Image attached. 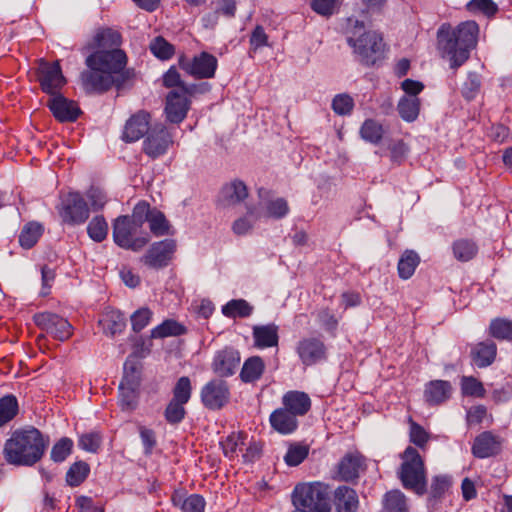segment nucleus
<instances>
[{"instance_id":"864d4df0","label":"nucleus","mask_w":512,"mask_h":512,"mask_svg":"<svg viewBox=\"0 0 512 512\" xmlns=\"http://www.w3.org/2000/svg\"><path fill=\"white\" fill-rule=\"evenodd\" d=\"M89 237L95 242H102L108 234V224L103 216H95L87 226Z\"/></svg>"},{"instance_id":"c756f323","label":"nucleus","mask_w":512,"mask_h":512,"mask_svg":"<svg viewBox=\"0 0 512 512\" xmlns=\"http://www.w3.org/2000/svg\"><path fill=\"white\" fill-rule=\"evenodd\" d=\"M172 502L182 512H204L205 499L199 494L186 495L182 492H175L172 495Z\"/></svg>"},{"instance_id":"5701e85b","label":"nucleus","mask_w":512,"mask_h":512,"mask_svg":"<svg viewBox=\"0 0 512 512\" xmlns=\"http://www.w3.org/2000/svg\"><path fill=\"white\" fill-rule=\"evenodd\" d=\"M452 394V385L445 380H432L425 385L424 399L429 405H439Z\"/></svg>"},{"instance_id":"052dcab7","label":"nucleus","mask_w":512,"mask_h":512,"mask_svg":"<svg viewBox=\"0 0 512 512\" xmlns=\"http://www.w3.org/2000/svg\"><path fill=\"white\" fill-rule=\"evenodd\" d=\"M153 312L148 307H142L136 310L130 317L132 329L134 332H140L151 321Z\"/></svg>"},{"instance_id":"ddd939ff","label":"nucleus","mask_w":512,"mask_h":512,"mask_svg":"<svg viewBox=\"0 0 512 512\" xmlns=\"http://www.w3.org/2000/svg\"><path fill=\"white\" fill-rule=\"evenodd\" d=\"M172 143V134L167 127L163 123H157L151 127L144 141L143 149L148 156L157 158L166 153Z\"/></svg>"},{"instance_id":"cd10ccee","label":"nucleus","mask_w":512,"mask_h":512,"mask_svg":"<svg viewBox=\"0 0 512 512\" xmlns=\"http://www.w3.org/2000/svg\"><path fill=\"white\" fill-rule=\"evenodd\" d=\"M254 345L264 349L278 345V326L274 323L267 325H256L253 327Z\"/></svg>"},{"instance_id":"e433bc0d","label":"nucleus","mask_w":512,"mask_h":512,"mask_svg":"<svg viewBox=\"0 0 512 512\" xmlns=\"http://www.w3.org/2000/svg\"><path fill=\"white\" fill-rule=\"evenodd\" d=\"M120 44V33L111 28L101 29L94 36V46L98 50L118 49Z\"/></svg>"},{"instance_id":"f3484780","label":"nucleus","mask_w":512,"mask_h":512,"mask_svg":"<svg viewBox=\"0 0 512 512\" xmlns=\"http://www.w3.org/2000/svg\"><path fill=\"white\" fill-rule=\"evenodd\" d=\"M326 346L318 338H303L297 344V354L305 366H311L327 358Z\"/></svg>"},{"instance_id":"e2e57ef3","label":"nucleus","mask_w":512,"mask_h":512,"mask_svg":"<svg viewBox=\"0 0 512 512\" xmlns=\"http://www.w3.org/2000/svg\"><path fill=\"white\" fill-rule=\"evenodd\" d=\"M481 87V80L477 73L471 72L468 74L466 81L462 87V95L467 100H472L476 97Z\"/></svg>"},{"instance_id":"473e14b6","label":"nucleus","mask_w":512,"mask_h":512,"mask_svg":"<svg viewBox=\"0 0 512 512\" xmlns=\"http://www.w3.org/2000/svg\"><path fill=\"white\" fill-rule=\"evenodd\" d=\"M105 334L114 336L121 333L126 326V319L119 310H107L99 321Z\"/></svg>"},{"instance_id":"4be33fe9","label":"nucleus","mask_w":512,"mask_h":512,"mask_svg":"<svg viewBox=\"0 0 512 512\" xmlns=\"http://www.w3.org/2000/svg\"><path fill=\"white\" fill-rule=\"evenodd\" d=\"M150 115L145 111H140L133 115L126 123L123 138L127 142H135L143 137L145 134L148 135L151 127Z\"/></svg>"},{"instance_id":"3c124183","label":"nucleus","mask_w":512,"mask_h":512,"mask_svg":"<svg viewBox=\"0 0 512 512\" xmlns=\"http://www.w3.org/2000/svg\"><path fill=\"white\" fill-rule=\"evenodd\" d=\"M172 394L173 397L171 400L187 404L192 395V385L189 377H180L173 387Z\"/></svg>"},{"instance_id":"dca6fc26","label":"nucleus","mask_w":512,"mask_h":512,"mask_svg":"<svg viewBox=\"0 0 512 512\" xmlns=\"http://www.w3.org/2000/svg\"><path fill=\"white\" fill-rule=\"evenodd\" d=\"M127 369L128 365L125 363V373L119 385V405L123 411H132L137 406L139 381L135 369L132 367L131 373H128Z\"/></svg>"},{"instance_id":"20e7f679","label":"nucleus","mask_w":512,"mask_h":512,"mask_svg":"<svg viewBox=\"0 0 512 512\" xmlns=\"http://www.w3.org/2000/svg\"><path fill=\"white\" fill-rule=\"evenodd\" d=\"M293 512H330L327 487L320 483L298 484L293 491Z\"/></svg>"},{"instance_id":"680f3d73","label":"nucleus","mask_w":512,"mask_h":512,"mask_svg":"<svg viewBox=\"0 0 512 512\" xmlns=\"http://www.w3.org/2000/svg\"><path fill=\"white\" fill-rule=\"evenodd\" d=\"M354 100L348 94H338L332 100V109L337 115H348L352 112Z\"/></svg>"},{"instance_id":"0eeeda50","label":"nucleus","mask_w":512,"mask_h":512,"mask_svg":"<svg viewBox=\"0 0 512 512\" xmlns=\"http://www.w3.org/2000/svg\"><path fill=\"white\" fill-rule=\"evenodd\" d=\"M127 56L121 49L97 50L86 58L87 67H99L103 71L122 79L126 77Z\"/></svg>"},{"instance_id":"338daca9","label":"nucleus","mask_w":512,"mask_h":512,"mask_svg":"<svg viewBox=\"0 0 512 512\" xmlns=\"http://www.w3.org/2000/svg\"><path fill=\"white\" fill-rule=\"evenodd\" d=\"M101 444V436L98 433L91 432L80 436L78 446L87 451L95 453Z\"/></svg>"},{"instance_id":"412c9836","label":"nucleus","mask_w":512,"mask_h":512,"mask_svg":"<svg viewBox=\"0 0 512 512\" xmlns=\"http://www.w3.org/2000/svg\"><path fill=\"white\" fill-rule=\"evenodd\" d=\"M248 197L246 185L238 179L225 184L218 195V205L222 208L235 207Z\"/></svg>"},{"instance_id":"58836bf2","label":"nucleus","mask_w":512,"mask_h":512,"mask_svg":"<svg viewBox=\"0 0 512 512\" xmlns=\"http://www.w3.org/2000/svg\"><path fill=\"white\" fill-rule=\"evenodd\" d=\"M19 412L17 398L12 394L0 398V428L11 422Z\"/></svg>"},{"instance_id":"2f4dec72","label":"nucleus","mask_w":512,"mask_h":512,"mask_svg":"<svg viewBox=\"0 0 512 512\" xmlns=\"http://www.w3.org/2000/svg\"><path fill=\"white\" fill-rule=\"evenodd\" d=\"M496 351V345L492 341L481 342L472 349V360L479 368L488 367L494 362Z\"/></svg>"},{"instance_id":"a211bd4d","label":"nucleus","mask_w":512,"mask_h":512,"mask_svg":"<svg viewBox=\"0 0 512 512\" xmlns=\"http://www.w3.org/2000/svg\"><path fill=\"white\" fill-rule=\"evenodd\" d=\"M240 360V353L236 349L225 347L216 352L211 367L218 376L229 377L239 368Z\"/></svg>"},{"instance_id":"f8f14e48","label":"nucleus","mask_w":512,"mask_h":512,"mask_svg":"<svg viewBox=\"0 0 512 512\" xmlns=\"http://www.w3.org/2000/svg\"><path fill=\"white\" fill-rule=\"evenodd\" d=\"M176 247V241L173 239L155 242L142 256L141 261L153 269L164 268L172 260Z\"/></svg>"},{"instance_id":"4468645a","label":"nucleus","mask_w":512,"mask_h":512,"mask_svg":"<svg viewBox=\"0 0 512 512\" xmlns=\"http://www.w3.org/2000/svg\"><path fill=\"white\" fill-rule=\"evenodd\" d=\"M230 398V391L225 381L214 379L205 384L201 390L203 405L210 410H219L226 405Z\"/></svg>"},{"instance_id":"49530a36","label":"nucleus","mask_w":512,"mask_h":512,"mask_svg":"<svg viewBox=\"0 0 512 512\" xmlns=\"http://www.w3.org/2000/svg\"><path fill=\"white\" fill-rule=\"evenodd\" d=\"M383 134L384 130L382 125L373 119L365 120L360 128L361 137L372 144H378Z\"/></svg>"},{"instance_id":"7c9ffc66","label":"nucleus","mask_w":512,"mask_h":512,"mask_svg":"<svg viewBox=\"0 0 512 512\" xmlns=\"http://www.w3.org/2000/svg\"><path fill=\"white\" fill-rule=\"evenodd\" d=\"M451 487V477L447 475H437L431 480L429 497L427 499L428 507L435 509L444 495Z\"/></svg>"},{"instance_id":"a18cd8bd","label":"nucleus","mask_w":512,"mask_h":512,"mask_svg":"<svg viewBox=\"0 0 512 512\" xmlns=\"http://www.w3.org/2000/svg\"><path fill=\"white\" fill-rule=\"evenodd\" d=\"M259 218H261V212L256 208L249 207L246 216L234 221L232 230L237 235H245L252 229L254 222Z\"/></svg>"},{"instance_id":"c85d7f7f","label":"nucleus","mask_w":512,"mask_h":512,"mask_svg":"<svg viewBox=\"0 0 512 512\" xmlns=\"http://www.w3.org/2000/svg\"><path fill=\"white\" fill-rule=\"evenodd\" d=\"M362 469V458L358 455L347 454L339 462L337 473L340 480L348 482L357 479Z\"/></svg>"},{"instance_id":"9b49d317","label":"nucleus","mask_w":512,"mask_h":512,"mask_svg":"<svg viewBox=\"0 0 512 512\" xmlns=\"http://www.w3.org/2000/svg\"><path fill=\"white\" fill-rule=\"evenodd\" d=\"M37 70L38 81L42 91L48 97L60 94L61 89L66 84L60 65L57 62L49 64L44 59H40Z\"/></svg>"},{"instance_id":"09e8293b","label":"nucleus","mask_w":512,"mask_h":512,"mask_svg":"<svg viewBox=\"0 0 512 512\" xmlns=\"http://www.w3.org/2000/svg\"><path fill=\"white\" fill-rule=\"evenodd\" d=\"M490 334L499 340L512 341V320L497 318L490 323Z\"/></svg>"},{"instance_id":"ea45409f","label":"nucleus","mask_w":512,"mask_h":512,"mask_svg":"<svg viewBox=\"0 0 512 512\" xmlns=\"http://www.w3.org/2000/svg\"><path fill=\"white\" fill-rule=\"evenodd\" d=\"M253 312V306H251L244 299H233L227 302L222 307V313L228 318H246L249 317Z\"/></svg>"},{"instance_id":"bb28decb","label":"nucleus","mask_w":512,"mask_h":512,"mask_svg":"<svg viewBox=\"0 0 512 512\" xmlns=\"http://www.w3.org/2000/svg\"><path fill=\"white\" fill-rule=\"evenodd\" d=\"M261 201L259 203L260 208L263 210L261 217L265 216L268 218L281 219L289 213V206L284 198H264L263 193L268 194L267 191L260 190Z\"/></svg>"},{"instance_id":"423d86ee","label":"nucleus","mask_w":512,"mask_h":512,"mask_svg":"<svg viewBox=\"0 0 512 512\" xmlns=\"http://www.w3.org/2000/svg\"><path fill=\"white\" fill-rule=\"evenodd\" d=\"M58 214L62 221L68 225H80L85 223L90 215L87 202L79 192H68L60 196L57 206Z\"/></svg>"},{"instance_id":"13d9d810","label":"nucleus","mask_w":512,"mask_h":512,"mask_svg":"<svg viewBox=\"0 0 512 512\" xmlns=\"http://www.w3.org/2000/svg\"><path fill=\"white\" fill-rule=\"evenodd\" d=\"M152 211L153 208L148 202L140 201L134 206L132 215L129 216L130 221L140 229L145 222L149 221Z\"/></svg>"},{"instance_id":"774afa93","label":"nucleus","mask_w":512,"mask_h":512,"mask_svg":"<svg viewBox=\"0 0 512 512\" xmlns=\"http://www.w3.org/2000/svg\"><path fill=\"white\" fill-rule=\"evenodd\" d=\"M185 82L181 79V75L175 66L170 67L163 75V85L172 90L182 91Z\"/></svg>"},{"instance_id":"c03bdc74","label":"nucleus","mask_w":512,"mask_h":512,"mask_svg":"<svg viewBox=\"0 0 512 512\" xmlns=\"http://www.w3.org/2000/svg\"><path fill=\"white\" fill-rule=\"evenodd\" d=\"M90 467L84 461L73 463L66 473V482L69 486H79L89 475Z\"/></svg>"},{"instance_id":"69168bd1","label":"nucleus","mask_w":512,"mask_h":512,"mask_svg":"<svg viewBox=\"0 0 512 512\" xmlns=\"http://www.w3.org/2000/svg\"><path fill=\"white\" fill-rule=\"evenodd\" d=\"M86 197L89 200L90 207L93 211L101 210L107 202L105 192L98 187H91L86 192Z\"/></svg>"},{"instance_id":"0e129e2a","label":"nucleus","mask_w":512,"mask_h":512,"mask_svg":"<svg viewBox=\"0 0 512 512\" xmlns=\"http://www.w3.org/2000/svg\"><path fill=\"white\" fill-rule=\"evenodd\" d=\"M467 9L470 12H481L486 16L494 15L498 7L492 0H471L467 4Z\"/></svg>"},{"instance_id":"c9c22d12","label":"nucleus","mask_w":512,"mask_h":512,"mask_svg":"<svg viewBox=\"0 0 512 512\" xmlns=\"http://www.w3.org/2000/svg\"><path fill=\"white\" fill-rule=\"evenodd\" d=\"M381 512H409L406 496L400 490H391L384 494Z\"/></svg>"},{"instance_id":"6e6552de","label":"nucleus","mask_w":512,"mask_h":512,"mask_svg":"<svg viewBox=\"0 0 512 512\" xmlns=\"http://www.w3.org/2000/svg\"><path fill=\"white\" fill-rule=\"evenodd\" d=\"M88 68L89 70L81 73V82L87 93H103L114 85L119 88L133 76V71H126V77L120 79L119 77L110 75L99 67ZM122 76H124V74Z\"/></svg>"},{"instance_id":"37998d69","label":"nucleus","mask_w":512,"mask_h":512,"mask_svg":"<svg viewBox=\"0 0 512 512\" xmlns=\"http://www.w3.org/2000/svg\"><path fill=\"white\" fill-rule=\"evenodd\" d=\"M148 223L151 233L156 237L172 234L170 224L164 213L156 208H153Z\"/></svg>"},{"instance_id":"a19ab883","label":"nucleus","mask_w":512,"mask_h":512,"mask_svg":"<svg viewBox=\"0 0 512 512\" xmlns=\"http://www.w3.org/2000/svg\"><path fill=\"white\" fill-rule=\"evenodd\" d=\"M452 251L454 257L461 262L472 260L478 253V246L469 239H459L453 242Z\"/></svg>"},{"instance_id":"4d7b16f0","label":"nucleus","mask_w":512,"mask_h":512,"mask_svg":"<svg viewBox=\"0 0 512 512\" xmlns=\"http://www.w3.org/2000/svg\"><path fill=\"white\" fill-rule=\"evenodd\" d=\"M185 404L170 400L164 411L165 420L171 425H177L185 418Z\"/></svg>"},{"instance_id":"4c0bfd02","label":"nucleus","mask_w":512,"mask_h":512,"mask_svg":"<svg viewBox=\"0 0 512 512\" xmlns=\"http://www.w3.org/2000/svg\"><path fill=\"white\" fill-rule=\"evenodd\" d=\"M420 105L418 97H401L397 104V111L404 121L413 122L419 115Z\"/></svg>"},{"instance_id":"393cba45","label":"nucleus","mask_w":512,"mask_h":512,"mask_svg":"<svg viewBox=\"0 0 512 512\" xmlns=\"http://www.w3.org/2000/svg\"><path fill=\"white\" fill-rule=\"evenodd\" d=\"M285 409L296 416L305 415L311 408V399L309 395L302 391H288L282 398Z\"/></svg>"},{"instance_id":"79ce46f5","label":"nucleus","mask_w":512,"mask_h":512,"mask_svg":"<svg viewBox=\"0 0 512 512\" xmlns=\"http://www.w3.org/2000/svg\"><path fill=\"white\" fill-rule=\"evenodd\" d=\"M420 262L418 254L413 250H406L398 262V274L402 279H409Z\"/></svg>"},{"instance_id":"7ed1b4c3","label":"nucleus","mask_w":512,"mask_h":512,"mask_svg":"<svg viewBox=\"0 0 512 512\" xmlns=\"http://www.w3.org/2000/svg\"><path fill=\"white\" fill-rule=\"evenodd\" d=\"M403 462L399 470V478L405 489L412 490L418 495L427 491L426 470L418 451L409 446L402 455Z\"/></svg>"},{"instance_id":"f257e3e1","label":"nucleus","mask_w":512,"mask_h":512,"mask_svg":"<svg viewBox=\"0 0 512 512\" xmlns=\"http://www.w3.org/2000/svg\"><path fill=\"white\" fill-rule=\"evenodd\" d=\"M479 26L475 21H465L452 27L442 24L437 31V46L443 58H447L451 69H458L470 57L477 45Z\"/></svg>"},{"instance_id":"bf43d9fd","label":"nucleus","mask_w":512,"mask_h":512,"mask_svg":"<svg viewBox=\"0 0 512 512\" xmlns=\"http://www.w3.org/2000/svg\"><path fill=\"white\" fill-rule=\"evenodd\" d=\"M151 52L159 59L166 60L174 54V47L163 37L158 36L150 43Z\"/></svg>"},{"instance_id":"a878e982","label":"nucleus","mask_w":512,"mask_h":512,"mask_svg":"<svg viewBox=\"0 0 512 512\" xmlns=\"http://www.w3.org/2000/svg\"><path fill=\"white\" fill-rule=\"evenodd\" d=\"M269 420L272 428L281 434H291L298 427L297 416L285 408L273 411Z\"/></svg>"},{"instance_id":"39448f33","label":"nucleus","mask_w":512,"mask_h":512,"mask_svg":"<svg viewBox=\"0 0 512 512\" xmlns=\"http://www.w3.org/2000/svg\"><path fill=\"white\" fill-rule=\"evenodd\" d=\"M5 459L13 465H32V430H17L4 447Z\"/></svg>"},{"instance_id":"603ef678","label":"nucleus","mask_w":512,"mask_h":512,"mask_svg":"<svg viewBox=\"0 0 512 512\" xmlns=\"http://www.w3.org/2000/svg\"><path fill=\"white\" fill-rule=\"evenodd\" d=\"M309 454V447L302 444H291L284 456V461L288 466L294 467L301 464Z\"/></svg>"},{"instance_id":"aec40b11","label":"nucleus","mask_w":512,"mask_h":512,"mask_svg":"<svg viewBox=\"0 0 512 512\" xmlns=\"http://www.w3.org/2000/svg\"><path fill=\"white\" fill-rule=\"evenodd\" d=\"M501 438L491 431L479 434L472 445V454L479 459L493 457L501 451Z\"/></svg>"},{"instance_id":"1a4fd4ad","label":"nucleus","mask_w":512,"mask_h":512,"mask_svg":"<svg viewBox=\"0 0 512 512\" xmlns=\"http://www.w3.org/2000/svg\"><path fill=\"white\" fill-rule=\"evenodd\" d=\"M139 228L134 226L127 215L119 216L113 224L114 242L121 248L140 251L149 242L148 236L134 237Z\"/></svg>"},{"instance_id":"72a5a7b5","label":"nucleus","mask_w":512,"mask_h":512,"mask_svg":"<svg viewBox=\"0 0 512 512\" xmlns=\"http://www.w3.org/2000/svg\"><path fill=\"white\" fill-rule=\"evenodd\" d=\"M187 333V328L174 319H166L161 324L151 330L150 337L153 339H163L167 337L182 336Z\"/></svg>"},{"instance_id":"9d476101","label":"nucleus","mask_w":512,"mask_h":512,"mask_svg":"<svg viewBox=\"0 0 512 512\" xmlns=\"http://www.w3.org/2000/svg\"><path fill=\"white\" fill-rule=\"evenodd\" d=\"M178 65L183 71L196 79H210L215 76L218 61L214 55L201 52L192 59L184 55L180 56Z\"/></svg>"},{"instance_id":"5fc2aeb1","label":"nucleus","mask_w":512,"mask_h":512,"mask_svg":"<svg viewBox=\"0 0 512 512\" xmlns=\"http://www.w3.org/2000/svg\"><path fill=\"white\" fill-rule=\"evenodd\" d=\"M41 270V289L39 296L47 297L51 293V288L56 278V265L43 264Z\"/></svg>"},{"instance_id":"6e6d98bb","label":"nucleus","mask_w":512,"mask_h":512,"mask_svg":"<svg viewBox=\"0 0 512 512\" xmlns=\"http://www.w3.org/2000/svg\"><path fill=\"white\" fill-rule=\"evenodd\" d=\"M461 391L465 396L483 398L486 390L483 384L472 376H464L461 379Z\"/></svg>"},{"instance_id":"b1692460","label":"nucleus","mask_w":512,"mask_h":512,"mask_svg":"<svg viewBox=\"0 0 512 512\" xmlns=\"http://www.w3.org/2000/svg\"><path fill=\"white\" fill-rule=\"evenodd\" d=\"M333 496L337 512H357L359 497L353 488L346 485L339 486L335 489Z\"/></svg>"},{"instance_id":"8fccbe9b","label":"nucleus","mask_w":512,"mask_h":512,"mask_svg":"<svg viewBox=\"0 0 512 512\" xmlns=\"http://www.w3.org/2000/svg\"><path fill=\"white\" fill-rule=\"evenodd\" d=\"M74 443L68 437L60 438L52 447L50 458L55 463H61L72 453Z\"/></svg>"},{"instance_id":"de8ad7c7","label":"nucleus","mask_w":512,"mask_h":512,"mask_svg":"<svg viewBox=\"0 0 512 512\" xmlns=\"http://www.w3.org/2000/svg\"><path fill=\"white\" fill-rule=\"evenodd\" d=\"M52 321L50 334L61 341L67 340L72 335V325L64 318L56 316H47Z\"/></svg>"},{"instance_id":"f704fd0d","label":"nucleus","mask_w":512,"mask_h":512,"mask_svg":"<svg viewBox=\"0 0 512 512\" xmlns=\"http://www.w3.org/2000/svg\"><path fill=\"white\" fill-rule=\"evenodd\" d=\"M265 364L261 357L252 356L248 358L241 369L240 378L245 383H252L261 378Z\"/></svg>"},{"instance_id":"6ab92c4d","label":"nucleus","mask_w":512,"mask_h":512,"mask_svg":"<svg viewBox=\"0 0 512 512\" xmlns=\"http://www.w3.org/2000/svg\"><path fill=\"white\" fill-rule=\"evenodd\" d=\"M190 99L180 90H171L166 96L165 114L170 123L179 124L187 116Z\"/></svg>"},{"instance_id":"f03ea898","label":"nucleus","mask_w":512,"mask_h":512,"mask_svg":"<svg viewBox=\"0 0 512 512\" xmlns=\"http://www.w3.org/2000/svg\"><path fill=\"white\" fill-rule=\"evenodd\" d=\"M347 43L353 48L358 61L363 65H374L381 59L384 43L382 36L375 31H366L362 22L355 20L347 32Z\"/></svg>"},{"instance_id":"2eb2a0df","label":"nucleus","mask_w":512,"mask_h":512,"mask_svg":"<svg viewBox=\"0 0 512 512\" xmlns=\"http://www.w3.org/2000/svg\"><path fill=\"white\" fill-rule=\"evenodd\" d=\"M46 106L50 109L53 116L60 122H74L81 114L78 104L66 98L61 93L52 97H47Z\"/></svg>"}]
</instances>
